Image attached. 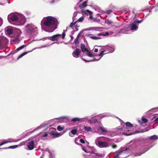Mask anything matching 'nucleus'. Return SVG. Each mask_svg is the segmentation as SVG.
<instances>
[{"label": "nucleus", "instance_id": "1", "mask_svg": "<svg viewBox=\"0 0 158 158\" xmlns=\"http://www.w3.org/2000/svg\"><path fill=\"white\" fill-rule=\"evenodd\" d=\"M55 18L52 17L48 16L44 18L41 21V24L47 28L52 27L55 24Z\"/></svg>", "mask_w": 158, "mask_h": 158}, {"label": "nucleus", "instance_id": "2", "mask_svg": "<svg viewBox=\"0 0 158 158\" xmlns=\"http://www.w3.org/2000/svg\"><path fill=\"white\" fill-rule=\"evenodd\" d=\"M25 27L26 31L28 34L32 35L35 33H37V28L32 24H27Z\"/></svg>", "mask_w": 158, "mask_h": 158}, {"label": "nucleus", "instance_id": "3", "mask_svg": "<svg viewBox=\"0 0 158 158\" xmlns=\"http://www.w3.org/2000/svg\"><path fill=\"white\" fill-rule=\"evenodd\" d=\"M142 20H136L134 21L132 23L130 24L131 30H136L138 29V26H137L139 23H140Z\"/></svg>", "mask_w": 158, "mask_h": 158}, {"label": "nucleus", "instance_id": "4", "mask_svg": "<svg viewBox=\"0 0 158 158\" xmlns=\"http://www.w3.org/2000/svg\"><path fill=\"white\" fill-rule=\"evenodd\" d=\"M49 134L53 138H56L60 136L63 134L57 132L56 129H52L50 131Z\"/></svg>", "mask_w": 158, "mask_h": 158}, {"label": "nucleus", "instance_id": "5", "mask_svg": "<svg viewBox=\"0 0 158 158\" xmlns=\"http://www.w3.org/2000/svg\"><path fill=\"white\" fill-rule=\"evenodd\" d=\"M87 11L89 12V13L90 15L89 18L90 19H91V20L93 22H99L100 21V20L99 19H98L96 18H94L93 17V16H92V14H93V12H92L91 11H90L89 10H87Z\"/></svg>", "mask_w": 158, "mask_h": 158}, {"label": "nucleus", "instance_id": "6", "mask_svg": "<svg viewBox=\"0 0 158 158\" xmlns=\"http://www.w3.org/2000/svg\"><path fill=\"white\" fill-rule=\"evenodd\" d=\"M97 145L100 148H103L107 147L108 144L106 142L99 141Z\"/></svg>", "mask_w": 158, "mask_h": 158}, {"label": "nucleus", "instance_id": "7", "mask_svg": "<svg viewBox=\"0 0 158 158\" xmlns=\"http://www.w3.org/2000/svg\"><path fill=\"white\" fill-rule=\"evenodd\" d=\"M81 51L79 49L76 48V50L73 52L72 55L75 57H77L79 55Z\"/></svg>", "mask_w": 158, "mask_h": 158}, {"label": "nucleus", "instance_id": "8", "mask_svg": "<svg viewBox=\"0 0 158 158\" xmlns=\"http://www.w3.org/2000/svg\"><path fill=\"white\" fill-rule=\"evenodd\" d=\"M8 20L10 19L13 21H17L19 20L18 17L15 15H13L12 16L9 15L8 17Z\"/></svg>", "mask_w": 158, "mask_h": 158}, {"label": "nucleus", "instance_id": "9", "mask_svg": "<svg viewBox=\"0 0 158 158\" xmlns=\"http://www.w3.org/2000/svg\"><path fill=\"white\" fill-rule=\"evenodd\" d=\"M61 36V35L60 34H56L50 37V38L49 39L52 41L57 40L58 39V37H60Z\"/></svg>", "mask_w": 158, "mask_h": 158}, {"label": "nucleus", "instance_id": "10", "mask_svg": "<svg viewBox=\"0 0 158 158\" xmlns=\"http://www.w3.org/2000/svg\"><path fill=\"white\" fill-rule=\"evenodd\" d=\"M28 149L30 150H32L34 148V142L33 140H32L31 142L28 143L27 145Z\"/></svg>", "mask_w": 158, "mask_h": 158}, {"label": "nucleus", "instance_id": "11", "mask_svg": "<svg viewBox=\"0 0 158 158\" xmlns=\"http://www.w3.org/2000/svg\"><path fill=\"white\" fill-rule=\"evenodd\" d=\"M80 47L82 51L84 53L87 50L85 47V44H81Z\"/></svg>", "mask_w": 158, "mask_h": 158}, {"label": "nucleus", "instance_id": "12", "mask_svg": "<svg viewBox=\"0 0 158 158\" xmlns=\"http://www.w3.org/2000/svg\"><path fill=\"white\" fill-rule=\"evenodd\" d=\"M77 129L73 130L69 132V134L70 136L73 137V135H72L71 134L73 135H75L77 134Z\"/></svg>", "mask_w": 158, "mask_h": 158}, {"label": "nucleus", "instance_id": "13", "mask_svg": "<svg viewBox=\"0 0 158 158\" xmlns=\"http://www.w3.org/2000/svg\"><path fill=\"white\" fill-rule=\"evenodd\" d=\"M87 1H85L82 4L79 6V7L80 8H82L85 7L87 6Z\"/></svg>", "mask_w": 158, "mask_h": 158}, {"label": "nucleus", "instance_id": "14", "mask_svg": "<svg viewBox=\"0 0 158 158\" xmlns=\"http://www.w3.org/2000/svg\"><path fill=\"white\" fill-rule=\"evenodd\" d=\"M84 129L85 130V133L88 132L91 130V128L90 127L85 126L84 128Z\"/></svg>", "mask_w": 158, "mask_h": 158}, {"label": "nucleus", "instance_id": "15", "mask_svg": "<svg viewBox=\"0 0 158 158\" xmlns=\"http://www.w3.org/2000/svg\"><path fill=\"white\" fill-rule=\"evenodd\" d=\"M99 130L103 133V134H105L107 133V130L103 127H100L99 128Z\"/></svg>", "mask_w": 158, "mask_h": 158}, {"label": "nucleus", "instance_id": "16", "mask_svg": "<svg viewBox=\"0 0 158 158\" xmlns=\"http://www.w3.org/2000/svg\"><path fill=\"white\" fill-rule=\"evenodd\" d=\"M150 139L151 140H156L158 139V136L154 135L150 137Z\"/></svg>", "mask_w": 158, "mask_h": 158}, {"label": "nucleus", "instance_id": "17", "mask_svg": "<svg viewBox=\"0 0 158 158\" xmlns=\"http://www.w3.org/2000/svg\"><path fill=\"white\" fill-rule=\"evenodd\" d=\"M81 119V118H72L71 120V121L73 122H76L80 121Z\"/></svg>", "mask_w": 158, "mask_h": 158}, {"label": "nucleus", "instance_id": "18", "mask_svg": "<svg viewBox=\"0 0 158 158\" xmlns=\"http://www.w3.org/2000/svg\"><path fill=\"white\" fill-rule=\"evenodd\" d=\"M127 30V27L122 28L120 30L119 33H125Z\"/></svg>", "mask_w": 158, "mask_h": 158}, {"label": "nucleus", "instance_id": "19", "mask_svg": "<svg viewBox=\"0 0 158 158\" xmlns=\"http://www.w3.org/2000/svg\"><path fill=\"white\" fill-rule=\"evenodd\" d=\"M87 52V55L89 57H91L94 56V55L92 54L91 52L88 50H87L86 51Z\"/></svg>", "mask_w": 158, "mask_h": 158}, {"label": "nucleus", "instance_id": "20", "mask_svg": "<svg viewBox=\"0 0 158 158\" xmlns=\"http://www.w3.org/2000/svg\"><path fill=\"white\" fill-rule=\"evenodd\" d=\"M92 152V153L95 154L96 156L98 157H101L100 158H102V157H104L103 155L102 154H100L98 153H95L93 152Z\"/></svg>", "mask_w": 158, "mask_h": 158}, {"label": "nucleus", "instance_id": "21", "mask_svg": "<svg viewBox=\"0 0 158 158\" xmlns=\"http://www.w3.org/2000/svg\"><path fill=\"white\" fill-rule=\"evenodd\" d=\"M7 32L9 35H11L13 33V30L12 29L10 28H8L7 30Z\"/></svg>", "mask_w": 158, "mask_h": 158}, {"label": "nucleus", "instance_id": "22", "mask_svg": "<svg viewBox=\"0 0 158 158\" xmlns=\"http://www.w3.org/2000/svg\"><path fill=\"white\" fill-rule=\"evenodd\" d=\"M126 125L127 127L130 128L132 127H133V125L129 122H126Z\"/></svg>", "mask_w": 158, "mask_h": 158}, {"label": "nucleus", "instance_id": "23", "mask_svg": "<svg viewBox=\"0 0 158 158\" xmlns=\"http://www.w3.org/2000/svg\"><path fill=\"white\" fill-rule=\"evenodd\" d=\"M18 147V145H15L14 146H11L9 147L8 148H3V149H7L9 148H15Z\"/></svg>", "mask_w": 158, "mask_h": 158}, {"label": "nucleus", "instance_id": "24", "mask_svg": "<svg viewBox=\"0 0 158 158\" xmlns=\"http://www.w3.org/2000/svg\"><path fill=\"white\" fill-rule=\"evenodd\" d=\"M28 53V52H24L23 53H22V54H21V55H20L18 57L17 59V60H18L20 58H21V57H22V56H24V55H25L26 54H27Z\"/></svg>", "mask_w": 158, "mask_h": 158}, {"label": "nucleus", "instance_id": "25", "mask_svg": "<svg viewBox=\"0 0 158 158\" xmlns=\"http://www.w3.org/2000/svg\"><path fill=\"white\" fill-rule=\"evenodd\" d=\"M64 129V127H61L60 125L57 126V129L59 131H61Z\"/></svg>", "mask_w": 158, "mask_h": 158}, {"label": "nucleus", "instance_id": "26", "mask_svg": "<svg viewBox=\"0 0 158 158\" xmlns=\"http://www.w3.org/2000/svg\"><path fill=\"white\" fill-rule=\"evenodd\" d=\"M27 46V45H22V46H21L20 47H19L18 48H17L16 49V50L19 51L20 50L23 49L24 47H26Z\"/></svg>", "mask_w": 158, "mask_h": 158}, {"label": "nucleus", "instance_id": "27", "mask_svg": "<svg viewBox=\"0 0 158 158\" xmlns=\"http://www.w3.org/2000/svg\"><path fill=\"white\" fill-rule=\"evenodd\" d=\"M26 20L25 19L23 18L20 20L21 25H23L26 22Z\"/></svg>", "mask_w": 158, "mask_h": 158}, {"label": "nucleus", "instance_id": "28", "mask_svg": "<svg viewBox=\"0 0 158 158\" xmlns=\"http://www.w3.org/2000/svg\"><path fill=\"white\" fill-rule=\"evenodd\" d=\"M105 23L108 25L111 24L112 23V22L111 20L107 19L105 20Z\"/></svg>", "mask_w": 158, "mask_h": 158}, {"label": "nucleus", "instance_id": "29", "mask_svg": "<svg viewBox=\"0 0 158 158\" xmlns=\"http://www.w3.org/2000/svg\"><path fill=\"white\" fill-rule=\"evenodd\" d=\"M98 120L96 118L93 119L90 121V122L92 123H95L97 122Z\"/></svg>", "mask_w": 158, "mask_h": 158}, {"label": "nucleus", "instance_id": "30", "mask_svg": "<svg viewBox=\"0 0 158 158\" xmlns=\"http://www.w3.org/2000/svg\"><path fill=\"white\" fill-rule=\"evenodd\" d=\"M84 19V17L83 16H82L81 17H80L79 19H78L77 21V22H82Z\"/></svg>", "mask_w": 158, "mask_h": 158}, {"label": "nucleus", "instance_id": "31", "mask_svg": "<svg viewBox=\"0 0 158 158\" xmlns=\"http://www.w3.org/2000/svg\"><path fill=\"white\" fill-rule=\"evenodd\" d=\"M83 60L85 61V62H90V61H98L99 60H97V59H95V58H94V60H87L85 59H83Z\"/></svg>", "mask_w": 158, "mask_h": 158}, {"label": "nucleus", "instance_id": "32", "mask_svg": "<svg viewBox=\"0 0 158 158\" xmlns=\"http://www.w3.org/2000/svg\"><path fill=\"white\" fill-rule=\"evenodd\" d=\"M90 37L93 40H98L101 39L100 37H96L94 36H91Z\"/></svg>", "mask_w": 158, "mask_h": 158}, {"label": "nucleus", "instance_id": "33", "mask_svg": "<svg viewBox=\"0 0 158 158\" xmlns=\"http://www.w3.org/2000/svg\"><path fill=\"white\" fill-rule=\"evenodd\" d=\"M74 42L75 45H76L77 44H79V42L78 40V39L77 38L75 39V40H74Z\"/></svg>", "mask_w": 158, "mask_h": 158}, {"label": "nucleus", "instance_id": "34", "mask_svg": "<svg viewBox=\"0 0 158 158\" xmlns=\"http://www.w3.org/2000/svg\"><path fill=\"white\" fill-rule=\"evenodd\" d=\"M158 110V108H154L152 109L151 111L152 112H154Z\"/></svg>", "mask_w": 158, "mask_h": 158}, {"label": "nucleus", "instance_id": "35", "mask_svg": "<svg viewBox=\"0 0 158 158\" xmlns=\"http://www.w3.org/2000/svg\"><path fill=\"white\" fill-rule=\"evenodd\" d=\"M142 121L144 122V123H146L148 122V119H147L146 118H142Z\"/></svg>", "mask_w": 158, "mask_h": 158}, {"label": "nucleus", "instance_id": "36", "mask_svg": "<svg viewBox=\"0 0 158 158\" xmlns=\"http://www.w3.org/2000/svg\"><path fill=\"white\" fill-rule=\"evenodd\" d=\"M106 50H104L103 51H102L98 55L99 56H101V57H102L103 55H104V52L106 51Z\"/></svg>", "mask_w": 158, "mask_h": 158}, {"label": "nucleus", "instance_id": "37", "mask_svg": "<svg viewBox=\"0 0 158 158\" xmlns=\"http://www.w3.org/2000/svg\"><path fill=\"white\" fill-rule=\"evenodd\" d=\"M77 22V21H75L74 23H70V25L69 26L70 27H72L73 26H74V25H75L76 23Z\"/></svg>", "mask_w": 158, "mask_h": 158}, {"label": "nucleus", "instance_id": "38", "mask_svg": "<svg viewBox=\"0 0 158 158\" xmlns=\"http://www.w3.org/2000/svg\"><path fill=\"white\" fill-rule=\"evenodd\" d=\"M123 152V151H121L119 152L116 153V156L117 157H118L119 155H120Z\"/></svg>", "mask_w": 158, "mask_h": 158}, {"label": "nucleus", "instance_id": "39", "mask_svg": "<svg viewBox=\"0 0 158 158\" xmlns=\"http://www.w3.org/2000/svg\"><path fill=\"white\" fill-rule=\"evenodd\" d=\"M112 12V10H107L105 12L107 13L108 14H110L111 12Z\"/></svg>", "mask_w": 158, "mask_h": 158}, {"label": "nucleus", "instance_id": "40", "mask_svg": "<svg viewBox=\"0 0 158 158\" xmlns=\"http://www.w3.org/2000/svg\"><path fill=\"white\" fill-rule=\"evenodd\" d=\"M64 31L62 33V38L63 39H64V37H65V32H64Z\"/></svg>", "mask_w": 158, "mask_h": 158}, {"label": "nucleus", "instance_id": "41", "mask_svg": "<svg viewBox=\"0 0 158 158\" xmlns=\"http://www.w3.org/2000/svg\"><path fill=\"white\" fill-rule=\"evenodd\" d=\"M80 142L82 143H85V140L83 139H80Z\"/></svg>", "mask_w": 158, "mask_h": 158}, {"label": "nucleus", "instance_id": "42", "mask_svg": "<svg viewBox=\"0 0 158 158\" xmlns=\"http://www.w3.org/2000/svg\"><path fill=\"white\" fill-rule=\"evenodd\" d=\"M8 142H9L8 141L3 142H2V143H1V144H0V146H2L3 145H4L5 144L8 143Z\"/></svg>", "mask_w": 158, "mask_h": 158}, {"label": "nucleus", "instance_id": "43", "mask_svg": "<svg viewBox=\"0 0 158 158\" xmlns=\"http://www.w3.org/2000/svg\"><path fill=\"white\" fill-rule=\"evenodd\" d=\"M48 135V134L47 133L45 132L44 133V134L42 136L43 137H47Z\"/></svg>", "mask_w": 158, "mask_h": 158}, {"label": "nucleus", "instance_id": "44", "mask_svg": "<svg viewBox=\"0 0 158 158\" xmlns=\"http://www.w3.org/2000/svg\"><path fill=\"white\" fill-rule=\"evenodd\" d=\"M113 148H117V146L116 144H113L112 146Z\"/></svg>", "mask_w": 158, "mask_h": 158}, {"label": "nucleus", "instance_id": "45", "mask_svg": "<svg viewBox=\"0 0 158 158\" xmlns=\"http://www.w3.org/2000/svg\"><path fill=\"white\" fill-rule=\"evenodd\" d=\"M2 20L1 18H0V26L2 24Z\"/></svg>", "mask_w": 158, "mask_h": 158}, {"label": "nucleus", "instance_id": "46", "mask_svg": "<svg viewBox=\"0 0 158 158\" xmlns=\"http://www.w3.org/2000/svg\"><path fill=\"white\" fill-rule=\"evenodd\" d=\"M87 10L86 11H85L84 12H83V11H82V12L84 13V14L85 15H89V12H87Z\"/></svg>", "mask_w": 158, "mask_h": 158}, {"label": "nucleus", "instance_id": "47", "mask_svg": "<svg viewBox=\"0 0 158 158\" xmlns=\"http://www.w3.org/2000/svg\"><path fill=\"white\" fill-rule=\"evenodd\" d=\"M79 26H78L77 24L75 26V28L76 30L77 31L78 30V28L79 27Z\"/></svg>", "mask_w": 158, "mask_h": 158}, {"label": "nucleus", "instance_id": "48", "mask_svg": "<svg viewBox=\"0 0 158 158\" xmlns=\"http://www.w3.org/2000/svg\"><path fill=\"white\" fill-rule=\"evenodd\" d=\"M109 35V33L108 32H105V34H104V35L103 34L102 35L106 36V35Z\"/></svg>", "mask_w": 158, "mask_h": 158}, {"label": "nucleus", "instance_id": "49", "mask_svg": "<svg viewBox=\"0 0 158 158\" xmlns=\"http://www.w3.org/2000/svg\"><path fill=\"white\" fill-rule=\"evenodd\" d=\"M123 134H124V135H127V136H128V135H131V134H127L124 132H123Z\"/></svg>", "mask_w": 158, "mask_h": 158}, {"label": "nucleus", "instance_id": "50", "mask_svg": "<svg viewBox=\"0 0 158 158\" xmlns=\"http://www.w3.org/2000/svg\"><path fill=\"white\" fill-rule=\"evenodd\" d=\"M98 49L97 48H95L94 50V52H98Z\"/></svg>", "mask_w": 158, "mask_h": 158}, {"label": "nucleus", "instance_id": "51", "mask_svg": "<svg viewBox=\"0 0 158 158\" xmlns=\"http://www.w3.org/2000/svg\"><path fill=\"white\" fill-rule=\"evenodd\" d=\"M55 2V0H53L52 1L50 2V3L51 4H52V3H53Z\"/></svg>", "mask_w": 158, "mask_h": 158}, {"label": "nucleus", "instance_id": "52", "mask_svg": "<svg viewBox=\"0 0 158 158\" xmlns=\"http://www.w3.org/2000/svg\"><path fill=\"white\" fill-rule=\"evenodd\" d=\"M81 34L79 33L78 34V35L77 36V38L78 39V38L80 37V36Z\"/></svg>", "mask_w": 158, "mask_h": 158}, {"label": "nucleus", "instance_id": "53", "mask_svg": "<svg viewBox=\"0 0 158 158\" xmlns=\"http://www.w3.org/2000/svg\"><path fill=\"white\" fill-rule=\"evenodd\" d=\"M155 122H156L158 121V117L157 118H156L154 120Z\"/></svg>", "mask_w": 158, "mask_h": 158}, {"label": "nucleus", "instance_id": "54", "mask_svg": "<svg viewBox=\"0 0 158 158\" xmlns=\"http://www.w3.org/2000/svg\"><path fill=\"white\" fill-rule=\"evenodd\" d=\"M82 149L83 150H84V152H85L86 153H87V151L86 150H85L84 148H82Z\"/></svg>", "mask_w": 158, "mask_h": 158}, {"label": "nucleus", "instance_id": "55", "mask_svg": "<svg viewBox=\"0 0 158 158\" xmlns=\"http://www.w3.org/2000/svg\"><path fill=\"white\" fill-rule=\"evenodd\" d=\"M128 149H129V148H126L125 149L124 151H127V150H128Z\"/></svg>", "mask_w": 158, "mask_h": 158}, {"label": "nucleus", "instance_id": "56", "mask_svg": "<svg viewBox=\"0 0 158 158\" xmlns=\"http://www.w3.org/2000/svg\"><path fill=\"white\" fill-rule=\"evenodd\" d=\"M71 40H73V36H71Z\"/></svg>", "mask_w": 158, "mask_h": 158}, {"label": "nucleus", "instance_id": "57", "mask_svg": "<svg viewBox=\"0 0 158 158\" xmlns=\"http://www.w3.org/2000/svg\"><path fill=\"white\" fill-rule=\"evenodd\" d=\"M2 44V42L0 40V46H1Z\"/></svg>", "mask_w": 158, "mask_h": 158}, {"label": "nucleus", "instance_id": "58", "mask_svg": "<svg viewBox=\"0 0 158 158\" xmlns=\"http://www.w3.org/2000/svg\"><path fill=\"white\" fill-rule=\"evenodd\" d=\"M102 35L101 33H100L98 34L99 35Z\"/></svg>", "mask_w": 158, "mask_h": 158}, {"label": "nucleus", "instance_id": "59", "mask_svg": "<svg viewBox=\"0 0 158 158\" xmlns=\"http://www.w3.org/2000/svg\"><path fill=\"white\" fill-rule=\"evenodd\" d=\"M49 158L51 157V154H49Z\"/></svg>", "mask_w": 158, "mask_h": 158}, {"label": "nucleus", "instance_id": "60", "mask_svg": "<svg viewBox=\"0 0 158 158\" xmlns=\"http://www.w3.org/2000/svg\"><path fill=\"white\" fill-rule=\"evenodd\" d=\"M155 118V116H154L153 118H152V120H153L154 118Z\"/></svg>", "mask_w": 158, "mask_h": 158}, {"label": "nucleus", "instance_id": "61", "mask_svg": "<svg viewBox=\"0 0 158 158\" xmlns=\"http://www.w3.org/2000/svg\"><path fill=\"white\" fill-rule=\"evenodd\" d=\"M54 29H54L52 30V31H53L54 30Z\"/></svg>", "mask_w": 158, "mask_h": 158}, {"label": "nucleus", "instance_id": "62", "mask_svg": "<svg viewBox=\"0 0 158 158\" xmlns=\"http://www.w3.org/2000/svg\"><path fill=\"white\" fill-rule=\"evenodd\" d=\"M40 158H43V157H40Z\"/></svg>", "mask_w": 158, "mask_h": 158}, {"label": "nucleus", "instance_id": "63", "mask_svg": "<svg viewBox=\"0 0 158 158\" xmlns=\"http://www.w3.org/2000/svg\"><path fill=\"white\" fill-rule=\"evenodd\" d=\"M120 129V130H123V129Z\"/></svg>", "mask_w": 158, "mask_h": 158}]
</instances>
